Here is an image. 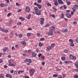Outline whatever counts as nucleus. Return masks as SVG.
<instances>
[{
  "mask_svg": "<svg viewBox=\"0 0 78 78\" xmlns=\"http://www.w3.org/2000/svg\"><path fill=\"white\" fill-rule=\"evenodd\" d=\"M34 72H35V70L33 69H31L30 70V75H33L34 73Z\"/></svg>",
  "mask_w": 78,
  "mask_h": 78,
  "instance_id": "nucleus-1",
  "label": "nucleus"
},
{
  "mask_svg": "<svg viewBox=\"0 0 78 78\" xmlns=\"http://www.w3.org/2000/svg\"><path fill=\"white\" fill-rule=\"evenodd\" d=\"M40 23L42 25L44 24V19L43 18H40Z\"/></svg>",
  "mask_w": 78,
  "mask_h": 78,
  "instance_id": "nucleus-2",
  "label": "nucleus"
},
{
  "mask_svg": "<svg viewBox=\"0 0 78 78\" xmlns=\"http://www.w3.org/2000/svg\"><path fill=\"white\" fill-rule=\"evenodd\" d=\"M9 64L10 66H15V65L13 64V61L12 60H9Z\"/></svg>",
  "mask_w": 78,
  "mask_h": 78,
  "instance_id": "nucleus-3",
  "label": "nucleus"
},
{
  "mask_svg": "<svg viewBox=\"0 0 78 78\" xmlns=\"http://www.w3.org/2000/svg\"><path fill=\"white\" fill-rule=\"evenodd\" d=\"M69 41L71 43L70 44V45L71 46H72V47H74V44H73V41L72 39H70Z\"/></svg>",
  "mask_w": 78,
  "mask_h": 78,
  "instance_id": "nucleus-4",
  "label": "nucleus"
},
{
  "mask_svg": "<svg viewBox=\"0 0 78 78\" xmlns=\"http://www.w3.org/2000/svg\"><path fill=\"white\" fill-rule=\"evenodd\" d=\"M47 34L49 36H53V31L51 30L49 32H48Z\"/></svg>",
  "mask_w": 78,
  "mask_h": 78,
  "instance_id": "nucleus-5",
  "label": "nucleus"
},
{
  "mask_svg": "<svg viewBox=\"0 0 78 78\" xmlns=\"http://www.w3.org/2000/svg\"><path fill=\"white\" fill-rule=\"evenodd\" d=\"M30 7L28 6H27L26 8V11L27 12H30Z\"/></svg>",
  "mask_w": 78,
  "mask_h": 78,
  "instance_id": "nucleus-6",
  "label": "nucleus"
},
{
  "mask_svg": "<svg viewBox=\"0 0 78 78\" xmlns=\"http://www.w3.org/2000/svg\"><path fill=\"white\" fill-rule=\"evenodd\" d=\"M69 57L71 59H76V57L75 56H73V55L72 54L69 55Z\"/></svg>",
  "mask_w": 78,
  "mask_h": 78,
  "instance_id": "nucleus-7",
  "label": "nucleus"
},
{
  "mask_svg": "<svg viewBox=\"0 0 78 78\" xmlns=\"http://www.w3.org/2000/svg\"><path fill=\"white\" fill-rule=\"evenodd\" d=\"M25 61L27 62H30V63H31V62H32V61L31 59L26 58Z\"/></svg>",
  "mask_w": 78,
  "mask_h": 78,
  "instance_id": "nucleus-8",
  "label": "nucleus"
},
{
  "mask_svg": "<svg viewBox=\"0 0 78 78\" xmlns=\"http://www.w3.org/2000/svg\"><path fill=\"white\" fill-rule=\"evenodd\" d=\"M7 78H12V76L10 74H7L6 75Z\"/></svg>",
  "mask_w": 78,
  "mask_h": 78,
  "instance_id": "nucleus-9",
  "label": "nucleus"
},
{
  "mask_svg": "<svg viewBox=\"0 0 78 78\" xmlns=\"http://www.w3.org/2000/svg\"><path fill=\"white\" fill-rule=\"evenodd\" d=\"M66 16L68 18H70L71 17H72V15H71V14H69V13H67L66 14Z\"/></svg>",
  "mask_w": 78,
  "mask_h": 78,
  "instance_id": "nucleus-10",
  "label": "nucleus"
},
{
  "mask_svg": "<svg viewBox=\"0 0 78 78\" xmlns=\"http://www.w3.org/2000/svg\"><path fill=\"white\" fill-rule=\"evenodd\" d=\"M0 6H1V7H4L5 6H7V4H6L2 3L0 4Z\"/></svg>",
  "mask_w": 78,
  "mask_h": 78,
  "instance_id": "nucleus-11",
  "label": "nucleus"
},
{
  "mask_svg": "<svg viewBox=\"0 0 78 78\" xmlns=\"http://www.w3.org/2000/svg\"><path fill=\"white\" fill-rule=\"evenodd\" d=\"M36 14V15H38V16H40V15H41V12H35Z\"/></svg>",
  "mask_w": 78,
  "mask_h": 78,
  "instance_id": "nucleus-12",
  "label": "nucleus"
},
{
  "mask_svg": "<svg viewBox=\"0 0 78 78\" xmlns=\"http://www.w3.org/2000/svg\"><path fill=\"white\" fill-rule=\"evenodd\" d=\"M34 9L35 11V12H38L39 11V9L37 7H35L34 8Z\"/></svg>",
  "mask_w": 78,
  "mask_h": 78,
  "instance_id": "nucleus-13",
  "label": "nucleus"
},
{
  "mask_svg": "<svg viewBox=\"0 0 78 78\" xmlns=\"http://www.w3.org/2000/svg\"><path fill=\"white\" fill-rule=\"evenodd\" d=\"M54 3L55 6H58V1H57V0H55V1Z\"/></svg>",
  "mask_w": 78,
  "mask_h": 78,
  "instance_id": "nucleus-14",
  "label": "nucleus"
},
{
  "mask_svg": "<svg viewBox=\"0 0 78 78\" xmlns=\"http://www.w3.org/2000/svg\"><path fill=\"white\" fill-rule=\"evenodd\" d=\"M58 2L59 4H64V2L61 0H58Z\"/></svg>",
  "mask_w": 78,
  "mask_h": 78,
  "instance_id": "nucleus-15",
  "label": "nucleus"
},
{
  "mask_svg": "<svg viewBox=\"0 0 78 78\" xmlns=\"http://www.w3.org/2000/svg\"><path fill=\"white\" fill-rule=\"evenodd\" d=\"M8 48L6 47L4 48L3 49V50L4 51H6V50H8Z\"/></svg>",
  "mask_w": 78,
  "mask_h": 78,
  "instance_id": "nucleus-16",
  "label": "nucleus"
},
{
  "mask_svg": "<svg viewBox=\"0 0 78 78\" xmlns=\"http://www.w3.org/2000/svg\"><path fill=\"white\" fill-rule=\"evenodd\" d=\"M36 55H37V54L35 52L33 53L32 54V56H33V57H36Z\"/></svg>",
  "mask_w": 78,
  "mask_h": 78,
  "instance_id": "nucleus-17",
  "label": "nucleus"
},
{
  "mask_svg": "<svg viewBox=\"0 0 78 78\" xmlns=\"http://www.w3.org/2000/svg\"><path fill=\"white\" fill-rule=\"evenodd\" d=\"M66 3H67L68 5H70V4L71 3V2H70V1L68 2V1H67V0H66Z\"/></svg>",
  "mask_w": 78,
  "mask_h": 78,
  "instance_id": "nucleus-18",
  "label": "nucleus"
},
{
  "mask_svg": "<svg viewBox=\"0 0 78 78\" xmlns=\"http://www.w3.org/2000/svg\"><path fill=\"white\" fill-rule=\"evenodd\" d=\"M21 44H22V45H26V43L24 41H22L21 42Z\"/></svg>",
  "mask_w": 78,
  "mask_h": 78,
  "instance_id": "nucleus-19",
  "label": "nucleus"
},
{
  "mask_svg": "<svg viewBox=\"0 0 78 78\" xmlns=\"http://www.w3.org/2000/svg\"><path fill=\"white\" fill-rule=\"evenodd\" d=\"M20 19V20H21L23 22L24 21V20H25V19L24 18H23L20 17L19 18Z\"/></svg>",
  "mask_w": 78,
  "mask_h": 78,
  "instance_id": "nucleus-20",
  "label": "nucleus"
},
{
  "mask_svg": "<svg viewBox=\"0 0 78 78\" xmlns=\"http://www.w3.org/2000/svg\"><path fill=\"white\" fill-rule=\"evenodd\" d=\"M31 15L29 14L28 16H27V19H30V17H31Z\"/></svg>",
  "mask_w": 78,
  "mask_h": 78,
  "instance_id": "nucleus-21",
  "label": "nucleus"
},
{
  "mask_svg": "<svg viewBox=\"0 0 78 78\" xmlns=\"http://www.w3.org/2000/svg\"><path fill=\"white\" fill-rule=\"evenodd\" d=\"M4 76L3 74H1L0 78H4Z\"/></svg>",
  "mask_w": 78,
  "mask_h": 78,
  "instance_id": "nucleus-22",
  "label": "nucleus"
},
{
  "mask_svg": "<svg viewBox=\"0 0 78 78\" xmlns=\"http://www.w3.org/2000/svg\"><path fill=\"white\" fill-rule=\"evenodd\" d=\"M78 6L77 5H75L73 6V7L74 8H78Z\"/></svg>",
  "mask_w": 78,
  "mask_h": 78,
  "instance_id": "nucleus-23",
  "label": "nucleus"
},
{
  "mask_svg": "<svg viewBox=\"0 0 78 78\" xmlns=\"http://www.w3.org/2000/svg\"><path fill=\"white\" fill-rule=\"evenodd\" d=\"M64 13H62V16L61 17V19H63L64 18Z\"/></svg>",
  "mask_w": 78,
  "mask_h": 78,
  "instance_id": "nucleus-24",
  "label": "nucleus"
},
{
  "mask_svg": "<svg viewBox=\"0 0 78 78\" xmlns=\"http://www.w3.org/2000/svg\"><path fill=\"white\" fill-rule=\"evenodd\" d=\"M3 31V32H4V33H6L8 31V30H6L5 29H3V31Z\"/></svg>",
  "mask_w": 78,
  "mask_h": 78,
  "instance_id": "nucleus-25",
  "label": "nucleus"
},
{
  "mask_svg": "<svg viewBox=\"0 0 78 78\" xmlns=\"http://www.w3.org/2000/svg\"><path fill=\"white\" fill-rule=\"evenodd\" d=\"M51 47L50 46H48L47 48V50H51Z\"/></svg>",
  "mask_w": 78,
  "mask_h": 78,
  "instance_id": "nucleus-26",
  "label": "nucleus"
},
{
  "mask_svg": "<svg viewBox=\"0 0 78 78\" xmlns=\"http://www.w3.org/2000/svg\"><path fill=\"white\" fill-rule=\"evenodd\" d=\"M41 59H43V60H44L45 59V56L44 55H42L41 56Z\"/></svg>",
  "mask_w": 78,
  "mask_h": 78,
  "instance_id": "nucleus-27",
  "label": "nucleus"
},
{
  "mask_svg": "<svg viewBox=\"0 0 78 78\" xmlns=\"http://www.w3.org/2000/svg\"><path fill=\"white\" fill-rule=\"evenodd\" d=\"M37 6L38 7L39 9H41V7H42V6H41V5L39 4H38Z\"/></svg>",
  "mask_w": 78,
  "mask_h": 78,
  "instance_id": "nucleus-28",
  "label": "nucleus"
},
{
  "mask_svg": "<svg viewBox=\"0 0 78 78\" xmlns=\"http://www.w3.org/2000/svg\"><path fill=\"white\" fill-rule=\"evenodd\" d=\"M16 6H20V3L17 2L16 3Z\"/></svg>",
  "mask_w": 78,
  "mask_h": 78,
  "instance_id": "nucleus-29",
  "label": "nucleus"
},
{
  "mask_svg": "<svg viewBox=\"0 0 78 78\" xmlns=\"http://www.w3.org/2000/svg\"><path fill=\"white\" fill-rule=\"evenodd\" d=\"M31 35V33H28L27 34V37L28 36H30Z\"/></svg>",
  "mask_w": 78,
  "mask_h": 78,
  "instance_id": "nucleus-30",
  "label": "nucleus"
},
{
  "mask_svg": "<svg viewBox=\"0 0 78 78\" xmlns=\"http://www.w3.org/2000/svg\"><path fill=\"white\" fill-rule=\"evenodd\" d=\"M63 52L64 53H68V50H65L63 51Z\"/></svg>",
  "mask_w": 78,
  "mask_h": 78,
  "instance_id": "nucleus-31",
  "label": "nucleus"
},
{
  "mask_svg": "<svg viewBox=\"0 0 78 78\" xmlns=\"http://www.w3.org/2000/svg\"><path fill=\"white\" fill-rule=\"evenodd\" d=\"M23 71H18V73L19 74H20L21 73H23Z\"/></svg>",
  "mask_w": 78,
  "mask_h": 78,
  "instance_id": "nucleus-32",
  "label": "nucleus"
},
{
  "mask_svg": "<svg viewBox=\"0 0 78 78\" xmlns=\"http://www.w3.org/2000/svg\"><path fill=\"white\" fill-rule=\"evenodd\" d=\"M23 35L22 34H20L19 35V37L20 38L21 37H22V36Z\"/></svg>",
  "mask_w": 78,
  "mask_h": 78,
  "instance_id": "nucleus-33",
  "label": "nucleus"
},
{
  "mask_svg": "<svg viewBox=\"0 0 78 78\" xmlns=\"http://www.w3.org/2000/svg\"><path fill=\"white\" fill-rule=\"evenodd\" d=\"M75 66H78V62H76L75 63Z\"/></svg>",
  "mask_w": 78,
  "mask_h": 78,
  "instance_id": "nucleus-34",
  "label": "nucleus"
},
{
  "mask_svg": "<svg viewBox=\"0 0 78 78\" xmlns=\"http://www.w3.org/2000/svg\"><path fill=\"white\" fill-rule=\"evenodd\" d=\"M55 47V44L54 43L52 44H51V48H53Z\"/></svg>",
  "mask_w": 78,
  "mask_h": 78,
  "instance_id": "nucleus-35",
  "label": "nucleus"
},
{
  "mask_svg": "<svg viewBox=\"0 0 78 78\" xmlns=\"http://www.w3.org/2000/svg\"><path fill=\"white\" fill-rule=\"evenodd\" d=\"M58 76V75L56 74H54L53 75V77H57V76Z\"/></svg>",
  "mask_w": 78,
  "mask_h": 78,
  "instance_id": "nucleus-36",
  "label": "nucleus"
},
{
  "mask_svg": "<svg viewBox=\"0 0 78 78\" xmlns=\"http://www.w3.org/2000/svg\"><path fill=\"white\" fill-rule=\"evenodd\" d=\"M61 59H62V60H63L64 61V60H66V58H65V57H62Z\"/></svg>",
  "mask_w": 78,
  "mask_h": 78,
  "instance_id": "nucleus-37",
  "label": "nucleus"
},
{
  "mask_svg": "<svg viewBox=\"0 0 78 78\" xmlns=\"http://www.w3.org/2000/svg\"><path fill=\"white\" fill-rule=\"evenodd\" d=\"M39 45L40 47H42V43H41V42L39 43Z\"/></svg>",
  "mask_w": 78,
  "mask_h": 78,
  "instance_id": "nucleus-38",
  "label": "nucleus"
},
{
  "mask_svg": "<svg viewBox=\"0 0 78 78\" xmlns=\"http://www.w3.org/2000/svg\"><path fill=\"white\" fill-rule=\"evenodd\" d=\"M47 5L48 6H51V4H50V3H49V2H48L47 3Z\"/></svg>",
  "mask_w": 78,
  "mask_h": 78,
  "instance_id": "nucleus-39",
  "label": "nucleus"
},
{
  "mask_svg": "<svg viewBox=\"0 0 78 78\" xmlns=\"http://www.w3.org/2000/svg\"><path fill=\"white\" fill-rule=\"evenodd\" d=\"M49 26V24H46L45 26V27H48Z\"/></svg>",
  "mask_w": 78,
  "mask_h": 78,
  "instance_id": "nucleus-40",
  "label": "nucleus"
},
{
  "mask_svg": "<svg viewBox=\"0 0 78 78\" xmlns=\"http://www.w3.org/2000/svg\"><path fill=\"white\" fill-rule=\"evenodd\" d=\"M34 5H35L36 6H37L39 5V4H37V2H35L34 3Z\"/></svg>",
  "mask_w": 78,
  "mask_h": 78,
  "instance_id": "nucleus-41",
  "label": "nucleus"
},
{
  "mask_svg": "<svg viewBox=\"0 0 78 78\" xmlns=\"http://www.w3.org/2000/svg\"><path fill=\"white\" fill-rule=\"evenodd\" d=\"M37 35L38 36V37H39V36H40V33H37Z\"/></svg>",
  "mask_w": 78,
  "mask_h": 78,
  "instance_id": "nucleus-42",
  "label": "nucleus"
},
{
  "mask_svg": "<svg viewBox=\"0 0 78 78\" xmlns=\"http://www.w3.org/2000/svg\"><path fill=\"white\" fill-rule=\"evenodd\" d=\"M55 17V16L54 15H50V17Z\"/></svg>",
  "mask_w": 78,
  "mask_h": 78,
  "instance_id": "nucleus-43",
  "label": "nucleus"
},
{
  "mask_svg": "<svg viewBox=\"0 0 78 78\" xmlns=\"http://www.w3.org/2000/svg\"><path fill=\"white\" fill-rule=\"evenodd\" d=\"M73 24H74V25H76V24H77V22L76 21H74L73 22Z\"/></svg>",
  "mask_w": 78,
  "mask_h": 78,
  "instance_id": "nucleus-44",
  "label": "nucleus"
},
{
  "mask_svg": "<svg viewBox=\"0 0 78 78\" xmlns=\"http://www.w3.org/2000/svg\"><path fill=\"white\" fill-rule=\"evenodd\" d=\"M41 41H44L45 40V39L44 38H41L40 39Z\"/></svg>",
  "mask_w": 78,
  "mask_h": 78,
  "instance_id": "nucleus-45",
  "label": "nucleus"
},
{
  "mask_svg": "<svg viewBox=\"0 0 78 78\" xmlns=\"http://www.w3.org/2000/svg\"><path fill=\"white\" fill-rule=\"evenodd\" d=\"M53 9L54 11H57V10L55 8V7H53Z\"/></svg>",
  "mask_w": 78,
  "mask_h": 78,
  "instance_id": "nucleus-46",
  "label": "nucleus"
},
{
  "mask_svg": "<svg viewBox=\"0 0 78 78\" xmlns=\"http://www.w3.org/2000/svg\"><path fill=\"white\" fill-rule=\"evenodd\" d=\"M45 62H42L41 63L42 65H43L44 66L45 65Z\"/></svg>",
  "mask_w": 78,
  "mask_h": 78,
  "instance_id": "nucleus-47",
  "label": "nucleus"
},
{
  "mask_svg": "<svg viewBox=\"0 0 78 78\" xmlns=\"http://www.w3.org/2000/svg\"><path fill=\"white\" fill-rule=\"evenodd\" d=\"M21 24H22V23H21V22H20L19 23H17V25H21Z\"/></svg>",
  "mask_w": 78,
  "mask_h": 78,
  "instance_id": "nucleus-48",
  "label": "nucleus"
},
{
  "mask_svg": "<svg viewBox=\"0 0 78 78\" xmlns=\"http://www.w3.org/2000/svg\"><path fill=\"white\" fill-rule=\"evenodd\" d=\"M38 2L39 3H41V0H38Z\"/></svg>",
  "mask_w": 78,
  "mask_h": 78,
  "instance_id": "nucleus-49",
  "label": "nucleus"
},
{
  "mask_svg": "<svg viewBox=\"0 0 78 78\" xmlns=\"http://www.w3.org/2000/svg\"><path fill=\"white\" fill-rule=\"evenodd\" d=\"M74 78H78V75H75L74 76Z\"/></svg>",
  "mask_w": 78,
  "mask_h": 78,
  "instance_id": "nucleus-50",
  "label": "nucleus"
},
{
  "mask_svg": "<svg viewBox=\"0 0 78 78\" xmlns=\"http://www.w3.org/2000/svg\"><path fill=\"white\" fill-rule=\"evenodd\" d=\"M72 9L73 10V12H75V11H76V10L74 8H72Z\"/></svg>",
  "mask_w": 78,
  "mask_h": 78,
  "instance_id": "nucleus-51",
  "label": "nucleus"
},
{
  "mask_svg": "<svg viewBox=\"0 0 78 78\" xmlns=\"http://www.w3.org/2000/svg\"><path fill=\"white\" fill-rule=\"evenodd\" d=\"M12 8V7H11V6L9 7L8 8V9L9 10L10 9H11Z\"/></svg>",
  "mask_w": 78,
  "mask_h": 78,
  "instance_id": "nucleus-52",
  "label": "nucleus"
},
{
  "mask_svg": "<svg viewBox=\"0 0 78 78\" xmlns=\"http://www.w3.org/2000/svg\"><path fill=\"white\" fill-rule=\"evenodd\" d=\"M10 73H14V70H12L10 71Z\"/></svg>",
  "mask_w": 78,
  "mask_h": 78,
  "instance_id": "nucleus-53",
  "label": "nucleus"
},
{
  "mask_svg": "<svg viewBox=\"0 0 78 78\" xmlns=\"http://www.w3.org/2000/svg\"><path fill=\"white\" fill-rule=\"evenodd\" d=\"M63 7H64V9H66V8H67V7H66V6L65 5H64L63 6Z\"/></svg>",
  "mask_w": 78,
  "mask_h": 78,
  "instance_id": "nucleus-54",
  "label": "nucleus"
},
{
  "mask_svg": "<svg viewBox=\"0 0 78 78\" xmlns=\"http://www.w3.org/2000/svg\"><path fill=\"white\" fill-rule=\"evenodd\" d=\"M65 62L66 64H69V62L67 61H65Z\"/></svg>",
  "mask_w": 78,
  "mask_h": 78,
  "instance_id": "nucleus-55",
  "label": "nucleus"
},
{
  "mask_svg": "<svg viewBox=\"0 0 78 78\" xmlns=\"http://www.w3.org/2000/svg\"><path fill=\"white\" fill-rule=\"evenodd\" d=\"M0 30L2 31H3V29H2L1 27H0Z\"/></svg>",
  "mask_w": 78,
  "mask_h": 78,
  "instance_id": "nucleus-56",
  "label": "nucleus"
},
{
  "mask_svg": "<svg viewBox=\"0 0 78 78\" xmlns=\"http://www.w3.org/2000/svg\"><path fill=\"white\" fill-rule=\"evenodd\" d=\"M76 42L78 43V37H77L76 39Z\"/></svg>",
  "mask_w": 78,
  "mask_h": 78,
  "instance_id": "nucleus-57",
  "label": "nucleus"
},
{
  "mask_svg": "<svg viewBox=\"0 0 78 78\" xmlns=\"http://www.w3.org/2000/svg\"><path fill=\"white\" fill-rule=\"evenodd\" d=\"M17 71H15L14 72V73L15 74H17Z\"/></svg>",
  "mask_w": 78,
  "mask_h": 78,
  "instance_id": "nucleus-58",
  "label": "nucleus"
},
{
  "mask_svg": "<svg viewBox=\"0 0 78 78\" xmlns=\"http://www.w3.org/2000/svg\"><path fill=\"white\" fill-rule=\"evenodd\" d=\"M51 28H52V29H55V27H53V26H52L51 27Z\"/></svg>",
  "mask_w": 78,
  "mask_h": 78,
  "instance_id": "nucleus-59",
  "label": "nucleus"
},
{
  "mask_svg": "<svg viewBox=\"0 0 78 78\" xmlns=\"http://www.w3.org/2000/svg\"><path fill=\"white\" fill-rule=\"evenodd\" d=\"M73 13H74V12L71 11V14H72V15H73Z\"/></svg>",
  "mask_w": 78,
  "mask_h": 78,
  "instance_id": "nucleus-60",
  "label": "nucleus"
},
{
  "mask_svg": "<svg viewBox=\"0 0 78 78\" xmlns=\"http://www.w3.org/2000/svg\"><path fill=\"white\" fill-rule=\"evenodd\" d=\"M28 53H31V50H29L28 51Z\"/></svg>",
  "mask_w": 78,
  "mask_h": 78,
  "instance_id": "nucleus-61",
  "label": "nucleus"
},
{
  "mask_svg": "<svg viewBox=\"0 0 78 78\" xmlns=\"http://www.w3.org/2000/svg\"><path fill=\"white\" fill-rule=\"evenodd\" d=\"M14 47H12V50H14Z\"/></svg>",
  "mask_w": 78,
  "mask_h": 78,
  "instance_id": "nucleus-62",
  "label": "nucleus"
},
{
  "mask_svg": "<svg viewBox=\"0 0 78 78\" xmlns=\"http://www.w3.org/2000/svg\"><path fill=\"white\" fill-rule=\"evenodd\" d=\"M7 67H8V66H7L6 65H5L4 66V68H7Z\"/></svg>",
  "mask_w": 78,
  "mask_h": 78,
  "instance_id": "nucleus-63",
  "label": "nucleus"
},
{
  "mask_svg": "<svg viewBox=\"0 0 78 78\" xmlns=\"http://www.w3.org/2000/svg\"><path fill=\"white\" fill-rule=\"evenodd\" d=\"M42 55V54H39L38 55V57H40Z\"/></svg>",
  "mask_w": 78,
  "mask_h": 78,
  "instance_id": "nucleus-64",
  "label": "nucleus"
}]
</instances>
